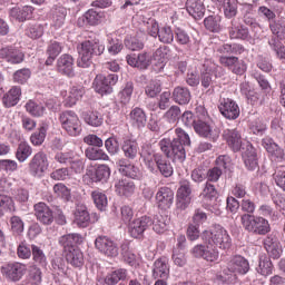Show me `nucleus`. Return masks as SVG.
Returning a JSON list of instances; mask_svg holds the SVG:
<instances>
[{
    "instance_id": "58",
    "label": "nucleus",
    "mask_w": 285,
    "mask_h": 285,
    "mask_svg": "<svg viewBox=\"0 0 285 285\" xmlns=\"http://www.w3.org/2000/svg\"><path fill=\"white\" fill-rule=\"evenodd\" d=\"M48 132V127L46 125H42L38 131L33 132L30 137V141L33 146H41L43 141H46V135Z\"/></svg>"
},
{
    "instance_id": "38",
    "label": "nucleus",
    "mask_w": 285,
    "mask_h": 285,
    "mask_svg": "<svg viewBox=\"0 0 285 285\" xmlns=\"http://www.w3.org/2000/svg\"><path fill=\"white\" fill-rule=\"evenodd\" d=\"M128 277V271L125 268H119L114 272L108 273L104 277V283L107 285H117L119 282H124Z\"/></svg>"
},
{
    "instance_id": "45",
    "label": "nucleus",
    "mask_w": 285,
    "mask_h": 285,
    "mask_svg": "<svg viewBox=\"0 0 285 285\" xmlns=\"http://www.w3.org/2000/svg\"><path fill=\"white\" fill-rule=\"evenodd\" d=\"M168 224H170V219L167 216L159 215L151 219L153 230L158 234L166 233L168 230Z\"/></svg>"
},
{
    "instance_id": "28",
    "label": "nucleus",
    "mask_w": 285,
    "mask_h": 285,
    "mask_svg": "<svg viewBox=\"0 0 285 285\" xmlns=\"http://www.w3.org/2000/svg\"><path fill=\"white\" fill-rule=\"evenodd\" d=\"M116 193L120 197H130L135 194V183L126 178L119 179L115 184Z\"/></svg>"
},
{
    "instance_id": "52",
    "label": "nucleus",
    "mask_w": 285,
    "mask_h": 285,
    "mask_svg": "<svg viewBox=\"0 0 285 285\" xmlns=\"http://www.w3.org/2000/svg\"><path fill=\"white\" fill-rule=\"evenodd\" d=\"M142 23L146 28L147 35L157 39V35H159V30L161 29L159 28V22L154 18H142Z\"/></svg>"
},
{
    "instance_id": "15",
    "label": "nucleus",
    "mask_w": 285,
    "mask_h": 285,
    "mask_svg": "<svg viewBox=\"0 0 285 285\" xmlns=\"http://www.w3.org/2000/svg\"><path fill=\"white\" fill-rule=\"evenodd\" d=\"M175 202V191L169 187H160L156 193V204L160 210H168Z\"/></svg>"
},
{
    "instance_id": "44",
    "label": "nucleus",
    "mask_w": 285,
    "mask_h": 285,
    "mask_svg": "<svg viewBox=\"0 0 285 285\" xmlns=\"http://www.w3.org/2000/svg\"><path fill=\"white\" fill-rule=\"evenodd\" d=\"M122 153L127 159H135L139 153L137 141L127 139L122 144Z\"/></svg>"
},
{
    "instance_id": "47",
    "label": "nucleus",
    "mask_w": 285,
    "mask_h": 285,
    "mask_svg": "<svg viewBox=\"0 0 285 285\" xmlns=\"http://www.w3.org/2000/svg\"><path fill=\"white\" fill-rule=\"evenodd\" d=\"M132 92H135V85L132 82H127L124 89L118 94V99L122 106H128V104H130Z\"/></svg>"
},
{
    "instance_id": "50",
    "label": "nucleus",
    "mask_w": 285,
    "mask_h": 285,
    "mask_svg": "<svg viewBox=\"0 0 285 285\" xmlns=\"http://www.w3.org/2000/svg\"><path fill=\"white\" fill-rule=\"evenodd\" d=\"M204 26L209 32H219L222 30V18L219 16H208L204 20Z\"/></svg>"
},
{
    "instance_id": "62",
    "label": "nucleus",
    "mask_w": 285,
    "mask_h": 285,
    "mask_svg": "<svg viewBox=\"0 0 285 285\" xmlns=\"http://www.w3.org/2000/svg\"><path fill=\"white\" fill-rule=\"evenodd\" d=\"M50 177L55 181H66V179H70V169L68 167L56 169L50 174Z\"/></svg>"
},
{
    "instance_id": "42",
    "label": "nucleus",
    "mask_w": 285,
    "mask_h": 285,
    "mask_svg": "<svg viewBox=\"0 0 285 285\" xmlns=\"http://www.w3.org/2000/svg\"><path fill=\"white\" fill-rule=\"evenodd\" d=\"M166 48H158L154 53V59L156 62L153 66L154 72H164V69L166 68Z\"/></svg>"
},
{
    "instance_id": "48",
    "label": "nucleus",
    "mask_w": 285,
    "mask_h": 285,
    "mask_svg": "<svg viewBox=\"0 0 285 285\" xmlns=\"http://www.w3.org/2000/svg\"><path fill=\"white\" fill-rule=\"evenodd\" d=\"M91 199L94 200V204L98 210H106L108 208V196L104 194L102 191L95 190L91 193Z\"/></svg>"
},
{
    "instance_id": "60",
    "label": "nucleus",
    "mask_w": 285,
    "mask_h": 285,
    "mask_svg": "<svg viewBox=\"0 0 285 285\" xmlns=\"http://www.w3.org/2000/svg\"><path fill=\"white\" fill-rule=\"evenodd\" d=\"M110 178V167L107 165H100L96 168L92 179L95 181H106Z\"/></svg>"
},
{
    "instance_id": "12",
    "label": "nucleus",
    "mask_w": 285,
    "mask_h": 285,
    "mask_svg": "<svg viewBox=\"0 0 285 285\" xmlns=\"http://www.w3.org/2000/svg\"><path fill=\"white\" fill-rule=\"evenodd\" d=\"M218 109L225 119L235 120L239 117V105L230 98H222L219 100Z\"/></svg>"
},
{
    "instance_id": "32",
    "label": "nucleus",
    "mask_w": 285,
    "mask_h": 285,
    "mask_svg": "<svg viewBox=\"0 0 285 285\" xmlns=\"http://www.w3.org/2000/svg\"><path fill=\"white\" fill-rule=\"evenodd\" d=\"M83 95H86V89L82 86H73L69 91V96L65 99V106L67 108L77 106V101H80Z\"/></svg>"
},
{
    "instance_id": "30",
    "label": "nucleus",
    "mask_w": 285,
    "mask_h": 285,
    "mask_svg": "<svg viewBox=\"0 0 285 285\" xmlns=\"http://www.w3.org/2000/svg\"><path fill=\"white\" fill-rule=\"evenodd\" d=\"M104 18L102 13L99 11H95L94 9H89L81 18H79V26H99L101 23V19Z\"/></svg>"
},
{
    "instance_id": "16",
    "label": "nucleus",
    "mask_w": 285,
    "mask_h": 285,
    "mask_svg": "<svg viewBox=\"0 0 285 285\" xmlns=\"http://www.w3.org/2000/svg\"><path fill=\"white\" fill-rule=\"evenodd\" d=\"M35 215L40 224L50 226L55 222V214L46 203H38L33 206Z\"/></svg>"
},
{
    "instance_id": "59",
    "label": "nucleus",
    "mask_w": 285,
    "mask_h": 285,
    "mask_svg": "<svg viewBox=\"0 0 285 285\" xmlns=\"http://www.w3.org/2000/svg\"><path fill=\"white\" fill-rule=\"evenodd\" d=\"M237 0H227L224 6H223V10H224V14L226 17V19H233L235 17H237Z\"/></svg>"
},
{
    "instance_id": "1",
    "label": "nucleus",
    "mask_w": 285,
    "mask_h": 285,
    "mask_svg": "<svg viewBox=\"0 0 285 285\" xmlns=\"http://www.w3.org/2000/svg\"><path fill=\"white\" fill-rule=\"evenodd\" d=\"M177 137L170 140L163 138L158 146L168 158H174L175 161H184L186 159V149L184 146H190V136L181 128H176Z\"/></svg>"
},
{
    "instance_id": "24",
    "label": "nucleus",
    "mask_w": 285,
    "mask_h": 285,
    "mask_svg": "<svg viewBox=\"0 0 285 285\" xmlns=\"http://www.w3.org/2000/svg\"><path fill=\"white\" fill-rule=\"evenodd\" d=\"M264 248L267 250L272 259H279V257H282V253H284L282 244H279V240L273 236H267L264 239Z\"/></svg>"
},
{
    "instance_id": "56",
    "label": "nucleus",
    "mask_w": 285,
    "mask_h": 285,
    "mask_svg": "<svg viewBox=\"0 0 285 285\" xmlns=\"http://www.w3.org/2000/svg\"><path fill=\"white\" fill-rule=\"evenodd\" d=\"M85 121L94 128H99L104 124V117L98 111H90L85 115Z\"/></svg>"
},
{
    "instance_id": "11",
    "label": "nucleus",
    "mask_w": 285,
    "mask_h": 285,
    "mask_svg": "<svg viewBox=\"0 0 285 285\" xmlns=\"http://www.w3.org/2000/svg\"><path fill=\"white\" fill-rule=\"evenodd\" d=\"M191 255H194V257H202L203 259H206V262H217V259H219V252L214 245L209 244L196 245L191 249Z\"/></svg>"
},
{
    "instance_id": "25",
    "label": "nucleus",
    "mask_w": 285,
    "mask_h": 285,
    "mask_svg": "<svg viewBox=\"0 0 285 285\" xmlns=\"http://www.w3.org/2000/svg\"><path fill=\"white\" fill-rule=\"evenodd\" d=\"M1 59H6L8 63H22L26 55L18 49L6 47L0 50Z\"/></svg>"
},
{
    "instance_id": "22",
    "label": "nucleus",
    "mask_w": 285,
    "mask_h": 285,
    "mask_svg": "<svg viewBox=\"0 0 285 285\" xmlns=\"http://www.w3.org/2000/svg\"><path fill=\"white\" fill-rule=\"evenodd\" d=\"M119 173L129 179H141V170L134 164H128V160H118Z\"/></svg>"
},
{
    "instance_id": "2",
    "label": "nucleus",
    "mask_w": 285,
    "mask_h": 285,
    "mask_svg": "<svg viewBox=\"0 0 285 285\" xmlns=\"http://www.w3.org/2000/svg\"><path fill=\"white\" fill-rule=\"evenodd\" d=\"M140 156L150 173H155L157 168L163 177H173V165L166 157H164V155L154 154L150 149H144Z\"/></svg>"
},
{
    "instance_id": "36",
    "label": "nucleus",
    "mask_w": 285,
    "mask_h": 285,
    "mask_svg": "<svg viewBox=\"0 0 285 285\" xmlns=\"http://www.w3.org/2000/svg\"><path fill=\"white\" fill-rule=\"evenodd\" d=\"M66 259L73 268L83 266V253L79 248H70L66 252Z\"/></svg>"
},
{
    "instance_id": "17",
    "label": "nucleus",
    "mask_w": 285,
    "mask_h": 285,
    "mask_svg": "<svg viewBox=\"0 0 285 285\" xmlns=\"http://www.w3.org/2000/svg\"><path fill=\"white\" fill-rule=\"evenodd\" d=\"M128 66L138 68L139 70H146L150 63H153V56L148 52H141L138 56L128 55L126 57Z\"/></svg>"
},
{
    "instance_id": "7",
    "label": "nucleus",
    "mask_w": 285,
    "mask_h": 285,
    "mask_svg": "<svg viewBox=\"0 0 285 285\" xmlns=\"http://www.w3.org/2000/svg\"><path fill=\"white\" fill-rule=\"evenodd\" d=\"M119 81V76L110 73L108 76L98 75L94 80V88L98 95H110L112 86Z\"/></svg>"
},
{
    "instance_id": "9",
    "label": "nucleus",
    "mask_w": 285,
    "mask_h": 285,
    "mask_svg": "<svg viewBox=\"0 0 285 285\" xmlns=\"http://www.w3.org/2000/svg\"><path fill=\"white\" fill-rule=\"evenodd\" d=\"M95 246L99 253L107 257H117V255H119V245L107 236L97 237Z\"/></svg>"
},
{
    "instance_id": "40",
    "label": "nucleus",
    "mask_w": 285,
    "mask_h": 285,
    "mask_svg": "<svg viewBox=\"0 0 285 285\" xmlns=\"http://www.w3.org/2000/svg\"><path fill=\"white\" fill-rule=\"evenodd\" d=\"M257 273L263 275V277H268V275H273V262L266 255L259 256L258 266L256 267Z\"/></svg>"
},
{
    "instance_id": "14",
    "label": "nucleus",
    "mask_w": 285,
    "mask_h": 285,
    "mask_svg": "<svg viewBox=\"0 0 285 285\" xmlns=\"http://www.w3.org/2000/svg\"><path fill=\"white\" fill-rule=\"evenodd\" d=\"M193 194V189L190 188V181L181 180L180 187L177 190V203L176 206L179 210H186L188 206H190V195Z\"/></svg>"
},
{
    "instance_id": "19",
    "label": "nucleus",
    "mask_w": 285,
    "mask_h": 285,
    "mask_svg": "<svg viewBox=\"0 0 285 285\" xmlns=\"http://www.w3.org/2000/svg\"><path fill=\"white\" fill-rule=\"evenodd\" d=\"M57 70L65 77H75V58L68 53H63L57 60Z\"/></svg>"
},
{
    "instance_id": "41",
    "label": "nucleus",
    "mask_w": 285,
    "mask_h": 285,
    "mask_svg": "<svg viewBox=\"0 0 285 285\" xmlns=\"http://www.w3.org/2000/svg\"><path fill=\"white\" fill-rule=\"evenodd\" d=\"M213 72H218L219 77H222L224 70L222 69V67L216 66L213 69L203 71L200 76V83L203 88H210L213 83H215V80H213Z\"/></svg>"
},
{
    "instance_id": "46",
    "label": "nucleus",
    "mask_w": 285,
    "mask_h": 285,
    "mask_svg": "<svg viewBox=\"0 0 285 285\" xmlns=\"http://www.w3.org/2000/svg\"><path fill=\"white\" fill-rule=\"evenodd\" d=\"M85 155L87 158H89L91 161H108L109 157L104 149H98L95 147H89L86 149Z\"/></svg>"
},
{
    "instance_id": "37",
    "label": "nucleus",
    "mask_w": 285,
    "mask_h": 285,
    "mask_svg": "<svg viewBox=\"0 0 285 285\" xmlns=\"http://www.w3.org/2000/svg\"><path fill=\"white\" fill-rule=\"evenodd\" d=\"M186 10L194 19H202L204 17V3L199 0H187Z\"/></svg>"
},
{
    "instance_id": "57",
    "label": "nucleus",
    "mask_w": 285,
    "mask_h": 285,
    "mask_svg": "<svg viewBox=\"0 0 285 285\" xmlns=\"http://www.w3.org/2000/svg\"><path fill=\"white\" fill-rule=\"evenodd\" d=\"M32 155V147L28 142H20L16 153L18 161H26Z\"/></svg>"
},
{
    "instance_id": "34",
    "label": "nucleus",
    "mask_w": 285,
    "mask_h": 285,
    "mask_svg": "<svg viewBox=\"0 0 285 285\" xmlns=\"http://www.w3.org/2000/svg\"><path fill=\"white\" fill-rule=\"evenodd\" d=\"M229 27L230 39H248V28L239 24L237 19H233Z\"/></svg>"
},
{
    "instance_id": "21",
    "label": "nucleus",
    "mask_w": 285,
    "mask_h": 285,
    "mask_svg": "<svg viewBox=\"0 0 285 285\" xmlns=\"http://www.w3.org/2000/svg\"><path fill=\"white\" fill-rule=\"evenodd\" d=\"M223 137L234 153L242 150V134L237 129H226Z\"/></svg>"
},
{
    "instance_id": "51",
    "label": "nucleus",
    "mask_w": 285,
    "mask_h": 285,
    "mask_svg": "<svg viewBox=\"0 0 285 285\" xmlns=\"http://www.w3.org/2000/svg\"><path fill=\"white\" fill-rule=\"evenodd\" d=\"M157 38L160 43H173V41H175V33L173 32V28H170V26L161 27L158 31Z\"/></svg>"
},
{
    "instance_id": "39",
    "label": "nucleus",
    "mask_w": 285,
    "mask_h": 285,
    "mask_svg": "<svg viewBox=\"0 0 285 285\" xmlns=\"http://www.w3.org/2000/svg\"><path fill=\"white\" fill-rule=\"evenodd\" d=\"M60 246H63L65 252L68 253L70 248H75L76 244H81V235L67 234L59 238Z\"/></svg>"
},
{
    "instance_id": "31",
    "label": "nucleus",
    "mask_w": 285,
    "mask_h": 285,
    "mask_svg": "<svg viewBox=\"0 0 285 285\" xmlns=\"http://www.w3.org/2000/svg\"><path fill=\"white\" fill-rule=\"evenodd\" d=\"M21 99V87H12L2 98V102L6 108H12L17 106Z\"/></svg>"
},
{
    "instance_id": "63",
    "label": "nucleus",
    "mask_w": 285,
    "mask_h": 285,
    "mask_svg": "<svg viewBox=\"0 0 285 285\" xmlns=\"http://www.w3.org/2000/svg\"><path fill=\"white\" fill-rule=\"evenodd\" d=\"M11 230L14 235H21L23 233L24 224L23 219L19 216H12L9 220Z\"/></svg>"
},
{
    "instance_id": "49",
    "label": "nucleus",
    "mask_w": 285,
    "mask_h": 285,
    "mask_svg": "<svg viewBox=\"0 0 285 285\" xmlns=\"http://www.w3.org/2000/svg\"><path fill=\"white\" fill-rule=\"evenodd\" d=\"M26 110L31 115V117H43L46 115V107L35 100H29L26 104Z\"/></svg>"
},
{
    "instance_id": "29",
    "label": "nucleus",
    "mask_w": 285,
    "mask_h": 285,
    "mask_svg": "<svg viewBox=\"0 0 285 285\" xmlns=\"http://www.w3.org/2000/svg\"><path fill=\"white\" fill-rule=\"evenodd\" d=\"M33 8L31 6H24L22 8L13 7L9 11V17L16 21L23 22L32 17Z\"/></svg>"
},
{
    "instance_id": "8",
    "label": "nucleus",
    "mask_w": 285,
    "mask_h": 285,
    "mask_svg": "<svg viewBox=\"0 0 285 285\" xmlns=\"http://www.w3.org/2000/svg\"><path fill=\"white\" fill-rule=\"evenodd\" d=\"M50 163L48 161V155L43 151L37 153L29 163V173L33 177H43Z\"/></svg>"
},
{
    "instance_id": "43",
    "label": "nucleus",
    "mask_w": 285,
    "mask_h": 285,
    "mask_svg": "<svg viewBox=\"0 0 285 285\" xmlns=\"http://www.w3.org/2000/svg\"><path fill=\"white\" fill-rule=\"evenodd\" d=\"M31 255L35 264L37 266H41V268H46L48 266V257H46V253L37 245H31Z\"/></svg>"
},
{
    "instance_id": "61",
    "label": "nucleus",
    "mask_w": 285,
    "mask_h": 285,
    "mask_svg": "<svg viewBox=\"0 0 285 285\" xmlns=\"http://www.w3.org/2000/svg\"><path fill=\"white\" fill-rule=\"evenodd\" d=\"M179 117H181V109L178 106H171L164 115V119L168 124H177Z\"/></svg>"
},
{
    "instance_id": "6",
    "label": "nucleus",
    "mask_w": 285,
    "mask_h": 285,
    "mask_svg": "<svg viewBox=\"0 0 285 285\" xmlns=\"http://www.w3.org/2000/svg\"><path fill=\"white\" fill-rule=\"evenodd\" d=\"M62 130L67 131L70 137H79L81 135V120L72 110L62 111L59 116Z\"/></svg>"
},
{
    "instance_id": "18",
    "label": "nucleus",
    "mask_w": 285,
    "mask_h": 285,
    "mask_svg": "<svg viewBox=\"0 0 285 285\" xmlns=\"http://www.w3.org/2000/svg\"><path fill=\"white\" fill-rule=\"evenodd\" d=\"M154 279H168L170 277V264L168 258L160 257L154 262L153 265Z\"/></svg>"
},
{
    "instance_id": "26",
    "label": "nucleus",
    "mask_w": 285,
    "mask_h": 285,
    "mask_svg": "<svg viewBox=\"0 0 285 285\" xmlns=\"http://www.w3.org/2000/svg\"><path fill=\"white\" fill-rule=\"evenodd\" d=\"M243 160L247 170H257L259 164L257 163V149L253 145H248L243 154Z\"/></svg>"
},
{
    "instance_id": "13",
    "label": "nucleus",
    "mask_w": 285,
    "mask_h": 285,
    "mask_svg": "<svg viewBox=\"0 0 285 285\" xmlns=\"http://www.w3.org/2000/svg\"><path fill=\"white\" fill-rule=\"evenodd\" d=\"M27 267L21 263H9L1 267L3 277L10 282H19L26 275Z\"/></svg>"
},
{
    "instance_id": "64",
    "label": "nucleus",
    "mask_w": 285,
    "mask_h": 285,
    "mask_svg": "<svg viewBox=\"0 0 285 285\" xmlns=\"http://www.w3.org/2000/svg\"><path fill=\"white\" fill-rule=\"evenodd\" d=\"M31 75L32 72L28 68L19 69L13 73V81L16 83H26Z\"/></svg>"
},
{
    "instance_id": "20",
    "label": "nucleus",
    "mask_w": 285,
    "mask_h": 285,
    "mask_svg": "<svg viewBox=\"0 0 285 285\" xmlns=\"http://www.w3.org/2000/svg\"><path fill=\"white\" fill-rule=\"evenodd\" d=\"M129 124L138 130L146 128V124H148V116L146 115V111L139 107L131 109L129 112Z\"/></svg>"
},
{
    "instance_id": "33",
    "label": "nucleus",
    "mask_w": 285,
    "mask_h": 285,
    "mask_svg": "<svg viewBox=\"0 0 285 285\" xmlns=\"http://www.w3.org/2000/svg\"><path fill=\"white\" fill-rule=\"evenodd\" d=\"M194 130L197 135H199V137H205L206 139H215V137H213V128L206 118L205 120L198 118L194 125Z\"/></svg>"
},
{
    "instance_id": "10",
    "label": "nucleus",
    "mask_w": 285,
    "mask_h": 285,
    "mask_svg": "<svg viewBox=\"0 0 285 285\" xmlns=\"http://www.w3.org/2000/svg\"><path fill=\"white\" fill-rule=\"evenodd\" d=\"M150 226H153L151 217L141 216L136 218L129 224V235L135 239H139L144 237V233H146Z\"/></svg>"
},
{
    "instance_id": "3",
    "label": "nucleus",
    "mask_w": 285,
    "mask_h": 285,
    "mask_svg": "<svg viewBox=\"0 0 285 285\" xmlns=\"http://www.w3.org/2000/svg\"><path fill=\"white\" fill-rule=\"evenodd\" d=\"M106 46H104L98 39L86 40L78 47L80 58L77 63L79 68H90L92 66V57L104 55Z\"/></svg>"
},
{
    "instance_id": "53",
    "label": "nucleus",
    "mask_w": 285,
    "mask_h": 285,
    "mask_svg": "<svg viewBox=\"0 0 285 285\" xmlns=\"http://www.w3.org/2000/svg\"><path fill=\"white\" fill-rule=\"evenodd\" d=\"M63 23H66V9L63 8H58L55 9L52 12V20H51V26L52 28H62Z\"/></svg>"
},
{
    "instance_id": "55",
    "label": "nucleus",
    "mask_w": 285,
    "mask_h": 285,
    "mask_svg": "<svg viewBox=\"0 0 285 285\" xmlns=\"http://www.w3.org/2000/svg\"><path fill=\"white\" fill-rule=\"evenodd\" d=\"M159 92H161V81L157 79L150 80L145 88V95L150 99H155Z\"/></svg>"
},
{
    "instance_id": "5",
    "label": "nucleus",
    "mask_w": 285,
    "mask_h": 285,
    "mask_svg": "<svg viewBox=\"0 0 285 285\" xmlns=\"http://www.w3.org/2000/svg\"><path fill=\"white\" fill-rule=\"evenodd\" d=\"M240 224L247 233L252 235H268L271 230V223L262 216L250 214H243L240 216Z\"/></svg>"
},
{
    "instance_id": "4",
    "label": "nucleus",
    "mask_w": 285,
    "mask_h": 285,
    "mask_svg": "<svg viewBox=\"0 0 285 285\" xmlns=\"http://www.w3.org/2000/svg\"><path fill=\"white\" fill-rule=\"evenodd\" d=\"M204 244H209L216 248H222L223 250H228L232 246L230 235L222 226H216L212 230H205L202 235Z\"/></svg>"
},
{
    "instance_id": "27",
    "label": "nucleus",
    "mask_w": 285,
    "mask_h": 285,
    "mask_svg": "<svg viewBox=\"0 0 285 285\" xmlns=\"http://www.w3.org/2000/svg\"><path fill=\"white\" fill-rule=\"evenodd\" d=\"M227 265H229V268H232L233 272L239 273L240 275H246V273L250 271V265L248 264V261L243 256L232 257Z\"/></svg>"
},
{
    "instance_id": "54",
    "label": "nucleus",
    "mask_w": 285,
    "mask_h": 285,
    "mask_svg": "<svg viewBox=\"0 0 285 285\" xmlns=\"http://www.w3.org/2000/svg\"><path fill=\"white\" fill-rule=\"evenodd\" d=\"M217 52H219L220 55H242V52H244V47L237 43H225L218 47Z\"/></svg>"
},
{
    "instance_id": "35",
    "label": "nucleus",
    "mask_w": 285,
    "mask_h": 285,
    "mask_svg": "<svg viewBox=\"0 0 285 285\" xmlns=\"http://www.w3.org/2000/svg\"><path fill=\"white\" fill-rule=\"evenodd\" d=\"M173 99L179 106H187L190 104V90L186 87H176L173 91Z\"/></svg>"
},
{
    "instance_id": "23",
    "label": "nucleus",
    "mask_w": 285,
    "mask_h": 285,
    "mask_svg": "<svg viewBox=\"0 0 285 285\" xmlns=\"http://www.w3.org/2000/svg\"><path fill=\"white\" fill-rule=\"evenodd\" d=\"M75 224L79 226V228H88L90 226V213L88 212V207L83 204H78L75 210Z\"/></svg>"
}]
</instances>
